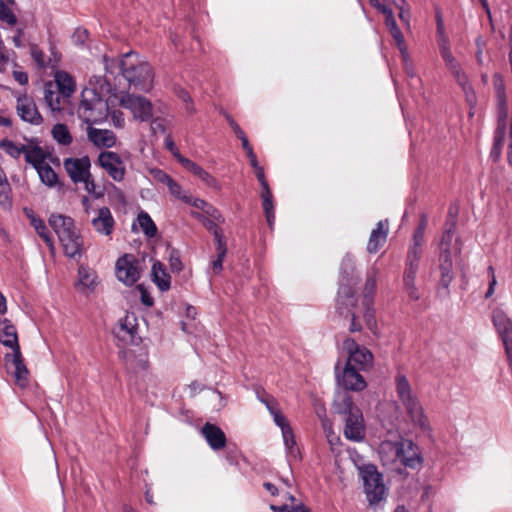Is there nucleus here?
Returning <instances> with one entry per match:
<instances>
[{
	"label": "nucleus",
	"instance_id": "obj_1",
	"mask_svg": "<svg viewBox=\"0 0 512 512\" xmlns=\"http://www.w3.org/2000/svg\"><path fill=\"white\" fill-rule=\"evenodd\" d=\"M112 92L111 83L102 76H92L82 91L77 113L80 119L91 125L101 123L108 117L109 106L105 97Z\"/></svg>",
	"mask_w": 512,
	"mask_h": 512
},
{
	"label": "nucleus",
	"instance_id": "obj_2",
	"mask_svg": "<svg viewBox=\"0 0 512 512\" xmlns=\"http://www.w3.org/2000/svg\"><path fill=\"white\" fill-rule=\"evenodd\" d=\"M104 65L107 73L121 74L136 90L146 92L152 88L154 78L152 67L136 53H126L120 60L104 57Z\"/></svg>",
	"mask_w": 512,
	"mask_h": 512
},
{
	"label": "nucleus",
	"instance_id": "obj_3",
	"mask_svg": "<svg viewBox=\"0 0 512 512\" xmlns=\"http://www.w3.org/2000/svg\"><path fill=\"white\" fill-rule=\"evenodd\" d=\"M379 458L384 466L399 473L401 466L418 469L422 465L419 447L410 439L398 437L396 440H384L378 448Z\"/></svg>",
	"mask_w": 512,
	"mask_h": 512
},
{
	"label": "nucleus",
	"instance_id": "obj_4",
	"mask_svg": "<svg viewBox=\"0 0 512 512\" xmlns=\"http://www.w3.org/2000/svg\"><path fill=\"white\" fill-rule=\"evenodd\" d=\"M455 220H453L449 227L444 231L439 256V269L441 272L440 285L443 288H448L453 280V262L452 255H459L462 250V244L459 238L454 239Z\"/></svg>",
	"mask_w": 512,
	"mask_h": 512
},
{
	"label": "nucleus",
	"instance_id": "obj_5",
	"mask_svg": "<svg viewBox=\"0 0 512 512\" xmlns=\"http://www.w3.org/2000/svg\"><path fill=\"white\" fill-rule=\"evenodd\" d=\"M396 390L401 403L406 409L411 421L424 433L431 432V426L427 416L424 413L417 397L413 394L412 388L404 375L396 377Z\"/></svg>",
	"mask_w": 512,
	"mask_h": 512
},
{
	"label": "nucleus",
	"instance_id": "obj_6",
	"mask_svg": "<svg viewBox=\"0 0 512 512\" xmlns=\"http://www.w3.org/2000/svg\"><path fill=\"white\" fill-rule=\"evenodd\" d=\"M362 478L368 501L371 504H376L381 501L385 495V486L383 484L382 475L374 466L370 465L366 466L362 470Z\"/></svg>",
	"mask_w": 512,
	"mask_h": 512
},
{
	"label": "nucleus",
	"instance_id": "obj_7",
	"mask_svg": "<svg viewBox=\"0 0 512 512\" xmlns=\"http://www.w3.org/2000/svg\"><path fill=\"white\" fill-rule=\"evenodd\" d=\"M343 348L348 353L346 365L365 371L372 366L373 355L366 347L360 346L352 338L343 342Z\"/></svg>",
	"mask_w": 512,
	"mask_h": 512
},
{
	"label": "nucleus",
	"instance_id": "obj_8",
	"mask_svg": "<svg viewBox=\"0 0 512 512\" xmlns=\"http://www.w3.org/2000/svg\"><path fill=\"white\" fill-rule=\"evenodd\" d=\"M7 373L13 376L15 384L24 388L29 383V371L24 363L21 350H13L4 356Z\"/></svg>",
	"mask_w": 512,
	"mask_h": 512
},
{
	"label": "nucleus",
	"instance_id": "obj_9",
	"mask_svg": "<svg viewBox=\"0 0 512 512\" xmlns=\"http://www.w3.org/2000/svg\"><path fill=\"white\" fill-rule=\"evenodd\" d=\"M116 276L126 285H133L140 278L139 261L130 254H125L116 262Z\"/></svg>",
	"mask_w": 512,
	"mask_h": 512
},
{
	"label": "nucleus",
	"instance_id": "obj_10",
	"mask_svg": "<svg viewBox=\"0 0 512 512\" xmlns=\"http://www.w3.org/2000/svg\"><path fill=\"white\" fill-rule=\"evenodd\" d=\"M437 44L447 69L452 73L457 83H464L466 81V74L451 52L448 36L446 34L437 35Z\"/></svg>",
	"mask_w": 512,
	"mask_h": 512
},
{
	"label": "nucleus",
	"instance_id": "obj_11",
	"mask_svg": "<svg viewBox=\"0 0 512 512\" xmlns=\"http://www.w3.org/2000/svg\"><path fill=\"white\" fill-rule=\"evenodd\" d=\"M120 104L123 108L130 110L134 118L140 121H147L152 116V104L145 97L127 94L121 98Z\"/></svg>",
	"mask_w": 512,
	"mask_h": 512
},
{
	"label": "nucleus",
	"instance_id": "obj_12",
	"mask_svg": "<svg viewBox=\"0 0 512 512\" xmlns=\"http://www.w3.org/2000/svg\"><path fill=\"white\" fill-rule=\"evenodd\" d=\"M336 378L338 384L348 391H362L366 386V381L360 374L359 369L345 364L342 373L339 372V364L335 366Z\"/></svg>",
	"mask_w": 512,
	"mask_h": 512
},
{
	"label": "nucleus",
	"instance_id": "obj_13",
	"mask_svg": "<svg viewBox=\"0 0 512 512\" xmlns=\"http://www.w3.org/2000/svg\"><path fill=\"white\" fill-rule=\"evenodd\" d=\"M16 110L19 117L27 123L32 125H41L43 123V117L39 113L34 100L27 95L17 98Z\"/></svg>",
	"mask_w": 512,
	"mask_h": 512
},
{
	"label": "nucleus",
	"instance_id": "obj_14",
	"mask_svg": "<svg viewBox=\"0 0 512 512\" xmlns=\"http://www.w3.org/2000/svg\"><path fill=\"white\" fill-rule=\"evenodd\" d=\"M493 323L503 340L508 357L512 361V321L502 310H495Z\"/></svg>",
	"mask_w": 512,
	"mask_h": 512
},
{
	"label": "nucleus",
	"instance_id": "obj_15",
	"mask_svg": "<svg viewBox=\"0 0 512 512\" xmlns=\"http://www.w3.org/2000/svg\"><path fill=\"white\" fill-rule=\"evenodd\" d=\"M64 168L74 183H78L90 174V160L87 156L82 158H67L64 160Z\"/></svg>",
	"mask_w": 512,
	"mask_h": 512
},
{
	"label": "nucleus",
	"instance_id": "obj_16",
	"mask_svg": "<svg viewBox=\"0 0 512 512\" xmlns=\"http://www.w3.org/2000/svg\"><path fill=\"white\" fill-rule=\"evenodd\" d=\"M91 225L93 229L100 235L110 237L113 233L115 220L108 207H101L95 211L91 217Z\"/></svg>",
	"mask_w": 512,
	"mask_h": 512
},
{
	"label": "nucleus",
	"instance_id": "obj_17",
	"mask_svg": "<svg viewBox=\"0 0 512 512\" xmlns=\"http://www.w3.org/2000/svg\"><path fill=\"white\" fill-rule=\"evenodd\" d=\"M100 166L115 180L121 181L125 174L123 162L115 152H102L98 158Z\"/></svg>",
	"mask_w": 512,
	"mask_h": 512
},
{
	"label": "nucleus",
	"instance_id": "obj_18",
	"mask_svg": "<svg viewBox=\"0 0 512 512\" xmlns=\"http://www.w3.org/2000/svg\"><path fill=\"white\" fill-rule=\"evenodd\" d=\"M344 436L352 441H362L365 437V427L362 412L354 410L345 417Z\"/></svg>",
	"mask_w": 512,
	"mask_h": 512
},
{
	"label": "nucleus",
	"instance_id": "obj_19",
	"mask_svg": "<svg viewBox=\"0 0 512 512\" xmlns=\"http://www.w3.org/2000/svg\"><path fill=\"white\" fill-rule=\"evenodd\" d=\"M114 333L119 340L125 343H134L137 334L134 314H127L123 319H120Z\"/></svg>",
	"mask_w": 512,
	"mask_h": 512
},
{
	"label": "nucleus",
	"instance_id": "obj_20",
	"mask_svg": "<svg viewBox=\"0 0 512 512\" xmlns=\"http://www.w3.org/2000/svg\"><path fill=\"white\" fill-rule=\"evenodd\" d=\"M201 432L211 449L221 450L226 446L225 433L217 425L206 423Z\"/></svg>",
	"mask_w": 512,
	"mask_h": 512
},
{
	"label": "nucleus",
	"instance_id": "obj_21",
	"mask_svg": "<svg viewBox=\"0 0 512 512\" xmlns=\"http://www.w3.org/2000/svg\"><path fill=\"white\" fill-rule=\"evenodd\" d=\"M48 222L57 234L59 240L76 231L74 220L68 216L52 214Z\"/></svg>",
	"mask_w": 512,
	"mask_h": 512
},
{
	"label": "nucleus",
	"instance_id": "obj_22",
	"mask_svg": "<svg viewBox=\"0 0 512 512\" xmlns=\"http://www.w3.org/2000/svg\"><path fill=\"white\" fill-rule=\"evenodd\" d=\"M88 140L95 146L101 148L113 147L116 143V136L111 130L97 129L89 126L87 128Z\"/></svg>",
	"mask_w": 512,
	"mask_h": 512
},
{
	"label": "nucleus",
	"instance_id": "obj_23",
	"mask_svg": "<svg viewBox=\"0 0 512 512\" xmlns=\"http://www.w3.org/2000/svg\"><path fill=\"white\" fill-rule=\"evenodd\" d=\"M0 343L12 351L20 349L17 329L7 318L0 319Z\"/></svg>",
	"mask_w": 512,
	"mask_h": 512
},
{
	"label": "nucleus",
	"instance_id": "obj_24",
	"mask_svg": "<svg viewBox=\"0 0 512 512\" xmlns=\"http://www.w3.org/2000/svg\"><path fill=\"white\" fill-rule=\"evenodd\" d=\"M419 268L417 263H405V270L403 274L404 289L411 300H418L420 294L415 285V278Z\"/></svg>",
	"mask_w": 512,
	"mask_h": 512
},
{
	"label": "nucleus",
	"instance_id": "obj_25",
	"mask_svg": "<svg viewBox=\"0 0 512 512\" xmlns=\"http://www.w3.org/2000/svg\"><path fill=\"white\" fill-rule=\"evenodd\" d=\"M388 235V221L381 220L377 223L375 229L372 230L367 244V251L369 253H376L381 246L386 242Z\"/></svg>",
	"mask_w": 512,
	"mask_h": 512
},
{
	"label": "nucleus",
	"instance_id": "obj_26",
	"mask_svg": "<svg viewBox=\"0 0 512 512\" xmlns=\"http://www.w3.org/2000/svg\"><path fill=\"white\" fill-rule=\"evenodd\" d=\"M178 161L185 169L199 177L207 186L215 189L219 188L217 180L195 162L183 156H178Z\"/></svg>",
	"mask_w": 512,
	"mask_h": 512
},
{
	"label": "nucleus",
	"instance_id": "obj_27",
	"mask_svg": "<svg viewBox=\"0 0 512 512\" xmlns=\"http://www.w3.org/2000/svg\"><path fill=\"white\" fill-rule=\"evenodd\" d=\"M493 87L500 117L506 118L508 114L507 96L503 77L496 73L493 76Z\"/></svg>",
	"mask_w": 512,
	"mask_h": 512
},
{
	"label": "nucleus",
	"instance_id": "obj_28",
	"mask_svg": "<svg viewBox=\"0 0 512 512\" xmlns=\"http://www.w3.org/2000/svg\"><path fill=\"white\" fill-rule=\"evenodd\" d=\"M333 408L336 413L348 416L354 412V410H360L353 403L352 397L345 390L344 392H339L334 401Z\"/></svg>",
	"mask_w": 512,
	"mask_h": 512
},
{
	"label": "nucleus",
	"instance_id": "obj_29",
	"mask_svg": "<svg viewBox=\"0 0 512 512\" xmlns=\"http://www.w3.org/2000/svg\"><path fill=\"white\" fill-rule=\"evenodd\" d=\"M56 88L64 97H70L76 88L73 77L65 71H58L55 74Z\"/></svg>",
	"mask_w": 512,
	"mask_h": 512
},
{
	"label": "nucleus",
	"instance_id": "obj_30",
	"mask_svg": "<svg viewBox=\"0 0 512 512\" xmlns=\"http://www.w3.org/2000/svg\"><path fill=\"white\" fill-rule=\"evenodd\" d=\"M24 156L26 162L36 169L46 164L48 153L38 145H26Z\"/></svg>",
	"mask_w": 512,
	"mask_h": 512
},
{
	"label": "nucleus",
	"instance_id": "obj_31",
	"mask_svg": "<svg viewBox=\"0 0 512 512\" xmlns=\"http://www.w3.org/2000/svg\"><path fill=\"white\" fill-rule=\"evenodd\" d=\"M60 242L63 246L64 253L66 256L74 258L77 255H80L82 248V240L77 231L60 239Z\"/></svg>",
	"mask_w": 512,
	"mask_h": 512
},
{
	"label": "nucleus",
	"instance_id": "obj_32",
	"mask_svg": "<svg viewBox=\"0 0 512 512\" xmlns=\"http://www.w3.org/2000/svg\"><path fill=\"white\" fill-rule=\"evenodd\" d=\"M69 97H64L60 91L52 90L51 85L46 86L44 90V99L47 106L53 112H60L63 109L64 103Z\"/></svg>",
	"mask_w": 512,
	"mask_h": 512
},
{
	"label": "nucleus",
	"instance_id": "obj_33",
	"mask_svg": "<svg viewBox=\"0 0 512 512\" xmlns=\"http://www.w3.org/2000/svg\"><path fill=\"white\" fill-rule=\"evenodd\" d=\"M152 277L154 283L161 291H167L170 288V276L165 270L164 265L157 261L152 266Z\"/></svg>",
	"mask_w": 512,
	"mask_h": 512
},
{
	"label": "nucleus",
	"instance_id": "obj_34",
	"mask_svg": "<svg viewBox=\"0 0 512 512\" xmlns=\"http://www.w3.org/2000/svg\"><path fill=\"white\" fill-rule=\"evenodd\" d=\"M0 205L8 210L12 207V190L6 174L0 167Z\"/></svg>",
	"mask_w": 512,
	"mask_h": 512
},
{
	"label": "nucleus",
	"instance_id": "obj_35",
	"mask_svg": "<svg viewBox=\"0 0 512 512\" xmlns=\"http://www.w3.org/2000/svg\"><path fill=\"white\" fill-rule=\"evenodd\" d=\"M389 32H390L391 36L393 37V39L395 40V43L401 53L407 73L410 76H413L414 74L412 73V71H410L407 45L405 43L404 36H403L402 32L400 31L399 27L393 28V29L389 30Z\"/></svg>",
	"mask_w": 512,
	"mask_h": 512
},
{
	"label": "nucleus",
	"instance_id": "obj_36",
	"mask_svg": "<svg viewBox=\"0 0 512 512\" xmlns=\"http://www.w3.org/2000/svg\"><path fill=\"white\" fill-rule=\"evenodd\" d=\"M79 281L77 286L80 289H90L93 290L97 284L96 279L97 276L94 271L85 266H80L78 270Z\"/></svg>",
	"mask_w": 512,
	"mask_h": 512
},
{
	"label": "nucleus",
	"instance_id": "obj_37",
	"mask_svg": "<svg viewBox=\"0 0 512 512\" xmlns=\"http://www.w3.org/2000/svg\"><path fill=\"white\" fill-rule=\"evenodd\" d=\"M53 139L60 145L68 146L72 143L73 138L65 124H55L51 130Z\"/></svg>",
	"mask_w": 512,
	"mask_h": 512
},
{
	"label": "nucleus",
	"instance_id": "obj_38",
	"mask_svg": "<svg viewBox=\"0 0 512 512\" xmlns=\"http://www.w3.org/2000/svg\"><path fill=\"white\" fill-rule=\"evenodd\" d=\"M36 171L43 184L49 187H54L57 184L58 176L49 164L46 163L42 166L36 167Z\"/></svg>",
	"mask_w": 512,
	"mask_h": 512
},
{
	"label": "nucleus",
	"instance_id": "obj_39",
	"mask_svg": "<svg viewBox=\"0 0 512 512\" xmlns=\"http://www.w3.org/2000/svg\"><path fill=\"white\" fill-rule=\"evenodd\" d=\"M137 221H138L139 226L141 227L143 233L147 237L153 238L154 236H156L157 227L148 213H146L144 211L140 212L138 214Z\"/></svg>",
	"mask_w": 512,
	"mask_h": 512
},
{
	"label": "nucleus",
	"instance_id": "obj_40",
	"mask_svg": "<svg viewBox=\"0 0 512 512\" xmlns=\"http://www.w3.org/2000/svg\"><path fill=\"white\" fill-rule=\"evenodd\" d=\"M286 430L282 432L283 442L286 447L287 453L289 457L293 459L299 458V449L296 446V441L294 437V433L292 428H285Z\"/></svg>",
	"mask_w": 512,
	"mask_h": 512
},
{
	"label": "nucleus",
	"instance_id": "obj_41",
	"mask_svg": "<svg viewBox=\"0 0 512 512\" xmlns=\"http://www.w3.org/2000/svg\"><path fill=\"white\" fill-rule=\"evenodd\" d=\"M423 243V240L412 239V243L410 244L407 252L406 262L419 264L422 255Z\"/></svg>",
	"mask_w": 512,
	"mask_h": 512
},
{
	"label": "nucleus",
	"instance_id": "obj_42",
	"mask_svg": "<svg viewBox=\"0 0 512 512\" xmlns=\"http://www.w3.org/2000/svg\"><path fill=\"white\" fill-rule=\"evenodd\" d=\"M371 5L385 15V24L388 30L398 27L391 9L381 4L379 0H371Z\"/></svg>",
	"mask_w": 512,
	"mask_h": 512
},
{
	"label": "nucleus",
	"instance_id": "obj_43",
	"mask_svg": "<svg viewBox=\"0 0 512 512\" xmlns=\"http://www.w3.org/2000/svg\"><path fill=\"white\" fill-rule=\"evenodd\" d=\"M376 291V272L373 271L367 278L364 287L363 305H372L373 295Z\"/></svg>",
	"mask_w": 512,
	"mask_h": 512
},
{
	"label": "nucleus",
	"instance_id": "obj_44",
	"mask_svg": "<svg viewBox=\"0 0 512 512\" xmlns=\"http://www.w3.org/2000/svg\"><path fill=\"white\" fill-rule=\"evenodd\" d=\"M0 149H2L11 157L17 159L21 154L25 153L26 145L19 146L16 145L13 141L5 139L0 142Z\"/></svg>",
	"mask_w": 512,
	"mask_h": 512
},
{
	"label": "nucleus",
	"instance_id": "obj_45",
	"mask_svg": "<svg viewBox=\"0 0 512 512\" xmlns=\"http://www.w3.org/2000/svg\"><path fill=\"white\" fill-rule=\"evenodd\" d=\"M268 410L273 417L274 423L281 429V432L285 431L286 427L291 428L286 417L276 408V406H268Z\"/></svg>",
	"mask_w": 512,
	"mask_h": 512
},
{
	"label": "nucleus",
	"instance_id": "obj_46",
	"mask_svg": "<svg viewBox=\"0 0 512 512\" xmlns=\"http://www.w3.org/2000/svg\"><path fill=\"white\" fill-rule=\"evenodd\" d=\"M322 428L331 447L337 445L340 442V438L334 433L332 423L329 419H322Z\"/></svg>",
	"mask_w": 512,
	"mask_h": 512
},
{
	"label": "nucleus",
	"instance_id": "obj_47",
	"mask_svg": "<svg viewBox=\"0 0 512 512\" xmlns=\"http://www.w3.org/2000/svg\"><path fill=\"white\" fill-rule=\"evenodd\" d=\"M354 302L355 299L352 289L349 286L342 284L338 291V304L352 305Z\"/></svg>",
	"mask_w": 512,
	"mask_h": 512
},
{
	"label": "nucleus",
	"instance_id": "obj_48",
	"mask_svg": "<svg viewBox=\"0 0 512 512\" xmlns=\"http://www.w3.org/2000/svg\"><path fill=\"white\" fill-rule=\"evenodd\" d=\"M0 20L10 26L15 25L17 22L16 16L3 0H0Z\"/></svg>",
	"mask_w": 512,
	"mask_h": 512
},
{
	"label": "nucleus",
	"instance_id": "obj_49",
	"mask_svg": "<svg viewBox=\"0 0 512 512\" xmlns=\"http://www.w3.org/2000/svg\"><path fill=\"white\" fill-rule=\"evenodd\" d=\"M168 261H169L170 270L172 272L179 273L183 269V264H182V261L180 258V254L177 250H175V249L169 250Z\"/></svg>",
	"mask_w": 512,
	"mask_h": 512
},
{
	"label": "nucleus",
	"instance_id": "obj_50",
	"mask_svg": "<svg viewBox=\"0 0 512 512\" xmlns=\"http://www.w3.org/2000/svg\"><path fill=\"white\" fill-rule=\"evenodd\" d=\"M175 93L178 96V98L186 104L185 109H186L187 113L194 114L195 109L193 107L192 99H191L189 93L181 87L176 88Z\"/></svg>",
	"mask_w": 512,
	"mask_h": 512
},
{
	"label": "nucleus",
	"instance_id": "obj_51",
	"mask_svg": "<svg viewBox=\"0 0 512 512\" xmlns=\"http://www.w3.org/2000/svg\"><path fill=\"white\" fill-rule=\"evenodd\" d=\"M36 233L40 238L44 240V242L49 247L50 251L53 253L55 250L53 239L49 233V230L46 225H43L42 227H36Z\"/></svg>",
	"mask_w": 512,
	"mask_h": 512
},
{
	"label": "nucleus",
	"instance_id": "obj_52",
	"mask_svg": "<svg viewBox=\"0 0 512 512\" xmlns=\"http://www.w3.org/2000/svg\"><path fill=\"white\" fill-rule=\"evenodd\" d=\"M262 206L268 225L270 228H272L275 219L273 200L262 201Z\"/></svg>",
	"mask_w": 512,
	"mask_h": 512
},
{
	"label": "nucleus",
	"instance_id": "obj_53",
	"mask_svg": "<svg viewBox=\"0 0 512 512\" xmlns=\"http://www.w3.org/2000/svg\"><path fill=\"white\" fill-rule=\"evenodd\" d=\"M150 177L157 182L168 184L170 180L172 179L168 174H166L164 171L154 168L149 170Z\"/></svg>",
	"mask_w": 512,
	"mask_h": 512
},
{
	"label": "nucleus",
	"instance_id": "obj_54",
	"mask_svg": "<svg viewBox=\"0 0 512 512\" xmlns=\"http://www.w3.org/2000/svg\"><path fill=\"white\" fill-rule=\"evenodd\" d=\"M214 240L216 243L217 254H219L220 257H225L226 253H227V248H226V242H225L224 235H223L222 231L220 233H216V235H214Z\"/></svg>",
	"mask_w": 512,
	"mask_h": 512
},
{
	"label": "nucleus",
	"instance_id": "obj_55",
	"mask_svg": "<svg viewBox=\"0 0 512 512\" xmlns=\"http://www.w3.org/2000/svg\"><path fill=\"white\" fill-rule=\"evenodd\" d=\"M31 56L36 63V65L40 68H45L47 63L45 61V55L43 51H41L38 47L33 46L31 48Z\"/></svg>",
	"mask_w": 512,
	"mask_h": 512
},
{
	"label": "nucleus",
	"instance_id": "obj_56",
	"mask_svg": "<svg viewBox=\"0 0 512 512\" xmlns=\"http://www.w3.org/2000/svg\"><path fill=\"white\" fill-rule=\"evenodd\" d=\"M476 60L478 64L483 65L484 59H483V51L486 47V40L482 36H478L476 38Z\"/></svg>",
	"mask_w": 512,
	"mask_h": 512
},
{
	"label": "nucleus",
	"instance_id": "obj_57",
	"mask_svg": "<svg viewBox=\"0 0 512 512\" xmlns=\"http://www.w3.org/2000/svg\"><path fill=\"white\" fill-rule=\"evenodd\" d=\"M366 307L365 309V312H364V320L366 322V325L367 327L370 329V330H373L376 326V319H375V316H374V311L373 309L371 308L372 305H364Z\"/></svg>",
	"mask_w": 512,
	"mask_h": 512
},
{
	"label": "nucleus",
	"instance_id": "obj_58",
	"mask_svg": "<svg viewBox=\"0 0 512 512\" xmlns=\"http://www.w3.org/2000/svg\"><path fill=\"white\" fill-rule=\"evenodd\" d=\"M458 84L462 87L469 104L473 105L475 103L476 96L472 89V86L469 84L468 78L466 77V81L464 83H458Z\"/></svg>",
	"mask_w": 512,
	"mask_h": 512
},
{
	"label": "nucleus",
	"instance_id": "obj_59",
	"mask_svg": "<svg viewBox=\"0 0 512 512\" xmlns=\"http://www.w3.org/2000/svg\"><path fill=\"white\" fill-rule=\"evenodd\" d=\"M81 182L84 183V188L88 193L94 194L96 197H100L102 195L100 192H96V184L91 178V174H89L87 179H84Z\"/></svg>",
	"mask_w": 512,
	"mask_h": 512
},
{
	"label": "nucleus",
	"instance_id": "obj_60",
	"mask_svg": "<svg viewBox=\"0 0 512 512\" xmlns=\"http://www.w3.org/2000/svg\"><path fill=\"white\" fill-rule=\"evenodd\" d=\"M151 130L154 134L157 133H165V120L161 118H156L151 122Z\"/></svg>",
	"mask_w": 512,
	"mask_h": 512
},
{
	"label": "nucleus",
	"instance_id": "obj_61",
	"mask_svg": "<svg viewBox=\"0 0 512 512\" xmlns=\"http://www.w3.org/2000/svg\"><path fill=\"white\" fill-rule=\"evenodd\" d=\"M87 37H88L87 30L83 29V28H78V29H76V31L73 34V41L78 45H82V44H84Z\"/></svg>",
	"mask_w": 512,
	"mask_h": 512
},
{
	"label": "nucleus",
	"instance_id": "obj_62",
	"mask_svg": "<svg viewBox=\"0 0 512 512\" xmlns=\"http://www.w3.org/2000/svg\"><path fill=\"white\" fill-rule=\"evenodd\" d=\"M202 224L209 232L213 234V236L216 235V233L221 232V229L217 226L215 221L208 217L202 219Z\"/></svg>",
	"mask_w": 512,
	"mask_h": 512
},
{
	"label": "nucleus",
	"instance_id": "obj_63",
	"mask_svg": "<svg viewBox=\"0 0 512 512\" xmlns=\"http://www.w3.org/2000/svg\"><path fill=\"white\" fill-rule=\"evenodd\" d=\"M204 212H205V214H207L214 220L221 222V223L224 222V217L222 216V214L215 207L210 205L209 203Z\"/></svg>",
	"mask_w": 512,
	"mask_h": 512
},
{
	"label": "nucleus",
	"instance_id": "obj_64",
	"mask_svg": "<svg viewBox=\"0 0 512 512\" xmlns=\"http://www.w3.org/2000/svg\"><path fill=\"white\" fill-rule=\"evenodd\" d=\"M167 187L169 189V192L175 196L176 198H179L181 197L183 191H182V188L181 186L176 182L174 181L173 179L170 180V182L167 184Z\"/></svg>",
	"mask_w": 512,
	"mask_h": 512
}]
</instances>
